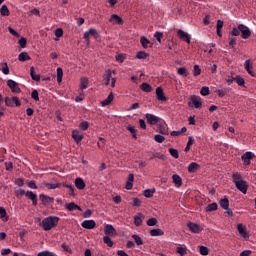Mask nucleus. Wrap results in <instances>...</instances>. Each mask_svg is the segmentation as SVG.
I'll return each instance as SVG.
<instances>
[{
  "label": "nucleus",
  "mask_w": 256,
  "mask_h": 256,
  "mask_svg": "<svg viewBox=\"0 0 256 256\" xmlns=\"http://www.w3.org/2000/svg\"><path fill=\"white\" fill-rule=\"evenodd\" d=\"M116 61H118V63H123L125 61V55L124 54L116 55Z\"/></svg>",
  "instance_id": "nucleus-63"
},
{
  "label": "nucleus",
  "mask_w": 256,
  "mask_h": 256,
  "mask_svg": "<svg viewBox=\"0 0 256 256\" xmlns=\"http://www.w3.org/2000/svg\"><path fill=\"white\" fill-rule=\"evenodd\" d=\"M59 224V217L57 216H50L47 218H44L41 222V225L44 229V231H51L53 227H57Z\"/></svg>",
  "instance_id": "nucleus-1"
},
{
  "label": "nucleus",
  "mask_w": 256,
  "mask_h": 256,
  "mask_svg": "<svg viewBox=\"0 0 256 256\" xmlns=\"http://www.w3.org/2000/svg\"><path fill=\"white\" fill-rule=\"evenodd\" d=\"M193 74L194 75H201V68H199V66H197V64L194 66Z\"/></svg>",
  "instance_id": "nucleus-64"
},
{
  "label": "nucleus",
  "mask_w": 256,
  "mask_h": 256,
  "mask_svg": "<svg viewBox=\"0 0 256 256\" xmlns=\"http://www.w3.org/2000/svg\"><path fill=\"white\" fill-rule=\"evenodd\" d=\"M155 142H158V144H162L165 140L164 136L162 134H156L154 137Z\"/></svg>",
  "instance_id": "nucleus-49"
},
{
  "label": "nucleus",
  "mask_w": 256,
  "mask_h": 256,
  "mask_svg": "<svg viewBox=\"0 0 256 256\" xmlns=\"http://www.w3.org/2000/svg\"><path fill=\"white\" fill-rule=\"evenodd\" d=\"M198 168H199V164H197V162H191V164H189L188 166V172H196Z\"/></svg>",
  "instance_id": "nucleus-43"
},
{
  "label": "nucleus",
  "mask_w": 256,
  "mask_h": 256,
  "mask_svg": "<svg viewBox=\"0 0 256 256\" xmlns=\"http://www.w3.org/2000/svg\"><path fill=\"white\" fill-rule=\"evenodd\" d=\"M169 153L173 158H179V152L175 148H169Z\"/></svg>",
  "instance_id": "nucleus-54"
},
{
  "label": "nucleus",
  "mask_w": 256,
  "mask_h": 256,
  "mask_svg": "<svg viewBox=\"0 0 256 256\" xmlns=\"http://www.w3.org/2000/svg\"><path fill=\"white\" fill-rule=\"evenodd\" d=\"M164 232L161 230V228H153L150 230V235L151 236H163Z\"/></svg>",
  "instance_id": "nucleus-35"
},
{
  "label": "nucleus",
  "mask_w": 256,
  "mask_h": 256,
  "mask_svg": "<svg viewBox=\"0 0 256 256\" xmlns=\"http://www.w3.org/2000/svg\"><path fill=\"white\" fill-rule=\"evenodd\" d=\"M132 238L138 246H141L144 243L143 238H141V236H139L138 234H133Z\"/></svg>",
  "instance_id": "nucleus-38"
},
{
  "label": "nucleus",
  "mask_w": 256,
  "mask_h": 256,
  "mask_svg": "<svg viewBox=\"0 0 256 256\" xmlns=\"http://www.w3.org/2000/svg\"><path fill=\"white\" fill-rule=\"evenodd\" d=\"M140 43H142V47L147 48V47H152L153 43H151L150 39L146 37L145 35H142L140 37Z\"/></svg>",
  "instance_id": "nucleus-20"
},
{
  "label": "nucleus",
  "mask_w": 256,
  "mask_h": 256,
  "mask_svg": "<svg viewBox=\"0 0 256 256\" xmlns=\"http://www.w3.org/2000/svg\"><path fill=\"white\" fill-rule=\"evenodd\" d=\"M176 252L180 254V256H185V254H187L186 248H183L182 246L177 247Z\"/></svg>",
  "instance_id": "nucleus-51"
},
{
  "label": "nucleus",
  "mask_w": 256,
  "mask_h": 256,
  "mask_svg": "<svg viewBox=\"0 0 256 256\" xmlns=\"http://www.w3.org/2000/svg\"><path fill=\"white\" fill-rule=\"evenodd\" d=\"M39 199L42 202V205H51V203L55 202V198L47 196L45 194H40Z\"/></svg>",
  "instance_id": "nucleus-9"
},
{
  "label": "nucleus",
  "mask_w": 256,
  "mask_h": 256,
  "mask_svg": "<svg viewBox=\"0 0 256 256\" xmlns=\"http://www.w3.org/2000/svg\"><path fill=\"white\" fill-rule=\"evenodd\" d=\"M187 226L189 230H191V232H193L194 234H199L203 230V227L199 224H196L195 222H189Z\"/></svg>",
  "instance_id": "nucleus-8"
},
{
  "label": "nucleus",
  "mask_w": 256,
  "mask_h": 256,
  "mask_svg": "<svg viewBox=\"0 0 256 256\" xmlns=\"http://www.w3.org/2000/svg\"><path fill=\"white\" fill-rule=\"evenodd\" d=\"M75 187H77L80 191H83V189H85V181H83L82 178H76Z\"/></svg>",
  "instance_id": "nucleus-26"
},
{
  "label": "nucleus",
  "mask_w": 256,
  "mask_h": 256,
  "mask_svg": "<svg viewBox=\"0 0 256 256\" xmlns=\"http://www.w3.org/2000/svg\"><path fill=\"white\" fill-rule=\"evenodd\" d=\"M191 102L196 109L202 108L203 106V102L201 101V98H199V96H192Z\"/></svg>",
  "instance_id": "nucleus-16"
},
{
  "label": "nucleus",
  "mask_w": 256,
  "mask_h": 256,
  "mask_svg": "<svg viewBox=\"0 0 256 256\" xmlns=\"http://www.w3.org/2000/svg\"><path fill=\"white\" fill-rule=\"evenodd\" d=\"M172 180H173L175 186H177V187H180L183 184V180H182L181 176H179V174H173Z\"/></svg>",
  "instance_id": "nucleus-25"
},
{
  "label": "nucleus",
  "mask_w": 256,
  "mask_h": 256,
  "mask_svg": "<svg viewBox=\"0 0 256 256\" xmlns=\"http://www.w3.org/2000/svg\"><path fill=\"white\" fill-rule=\"evenodd\" d=\"M37 256H55V253L49 251H42Z\"/></svg>",
  "instance_id": "nucleus-62"
},
{
  "label": "nucleus",
  "mask_w": 256,
  "mask_h": 256,
  "mask_svg": "<svg viewBox=\"0 0 256 256\" xmlns=\"http://www.w3.org/2000/svg\"><path fill=\"white\" fill-rule=\"evenodd\" d=\"M255 157L256 156H255L254 152H245V154H243L241 156L245 166H250L251 160H253V158H255Z\"/></svg>",
  "instance_id": "nucleus-4"
},
{
  "label": "nucleus",
  "mask_w": 256,
  "mask_h": 256,
  "mask_svg": "<svg viewBox=\"0 0 256 256\" xmlns=\"http://www.w3.org/2000/svg\"><path fill=\"white\" fill-rule=\"evenodd\" d=\"M95 37V39H97V37H99V32H97V30H95V28H90L88 31H86L84 33V39L86 41V43H89V37Z\"/></svg>",
  "instance_id": "nucleus-6"
},
{
  "label": "nucleus",
  "mask_w": 256,
  "mask_h": 256,
  "mask_svg": "<svg viewBox=\"0 0 256 256\" xmlns=\"http://www.w3.org/2000/svg\"><path fill=\"white\" fill-rule=\"evenodd\" d=\"M157 223H158L157 218H149L147 220V225L148 226H156Z\"/></svg>",
  "instance_id": "nucleus-56"
},
{
  "label": "nucleus",
  "mask_w": 256,
  "mask_h": 256,
  "mask_svg": "<svg viewBox=\"0 0 256 256\" xmlns=\"http://www.w3.org/2000/svg\"><path fill=\"white\" fill-rule=\"evenodd\" d=\"M227 92H229L228 88H221L217 90V95L219 96V98H224L227 95Z\"/></svg>",
  "instance_id": "nucleus-41"
},
{
  "label": "nucleus",
  "mask_w": 256,
  "mask_h": 256,
  "mask_svg": "<svg viewBox=\"0 0 256 256\" xmlns=\"http://www.w3.org/2000/svg\"><path fill=\"white\" fill-rule=\"evenodd\" d=\"M177 33L180 39H183L187 43H191V35L189 33L184 31L183 29H178Z\"/></svg>",
  "instance_id": "nucleus-12"
},
{
  "label": "nucleus",
  "mask_w": 256,
  "mask_h": 256,
  "mask_svg": "<svg viewBox=\"0 0 256 256\" xmlns=\"http://www.w3.org/2000/svg\"><path fill=\"white\" fill-rule=\"evenodd\" d=\"M0 219L3 221H9V216H7V210H5L3 207H0Z\"/></svg>",
  "instance_id": "nucleus-36"
},
{
  "label": "nucleus",
  "mask_w": 256,
  "mask_h": 256,
  "mask_svg": "<svg viewBox=\"0 0 256 256\" xmlns=\"http://www.w3.org/2000/svg\"><path fill=\"white\" fill-rule=\"evenodd\" d=\"M154 37L157 39V41H159V43H161L162 37H163V32L162 31H156L154 33Z\"/></svg>",
  "instance_id": "nucleus-58"
},
{
  "label": "nucleus",
  "mask_w": 256,
  "mask_h": 256,
  "mask_svg": "<svg viewBox=\"0 0 256 256\" xmlns=\"http://www.w3.org/2000/svg\"><path fill=\"white\" fill-rule=\"evenodd\" d=\"M26 193L27 192H25V190H23V189H18L15 191V195L18 199L23 197V195H26Z\"/></svg>",
  "instance_id": "nucleus-55"
},
{
  "label": "nucleus",
  "mask_w": 256,
  "mask_h": 256,
  "mask_svg": "<svg viewBox=\"0 0 256 256\" xmlns=\"http://www.w3.org/2000/svg\"><path fill=\"white\" fill-rule=\"evenodd\" d=\"M235 81L237 82L238 86L245 85V80H244V78H241V76H236Z\"/></svg>",
  "instance_id": "nucleus-59"
},
{
  "label": "nucleus",
  "mask_w": 256,
  "mask_h": 256,
  "mask_svg": "<svg viewBox=\"0 0 256 256\" xmlns=\"http://www.w3.org/2000/svg\"><path fill=\"white\" fill-rule=\"evenodd\" d=\"M136 57H138V59H147V57H149V54H147V52H138Z\"/></svg>",
  "instance_id": "nucleus-60"
},
{
  "label": "nucleus",
  "mask_w": 256,
  "mask_h": 256,
  "mask_svg": "<svg viewBox=\"0 0 256 256\" xmlns=\"http://www.w3.org/2000/svg\"><path fill=\"white\" fill-rule=\"evenodd\" d=\"M155 192H156L155 188L144 190V196H146V198H152Z\"/></svg>",
  "instance_id": "nucleus-44"
},
{
  "label": "nucleus",
  "mask_w": 256,
  "mask_h": 256,
  "mask_svg": "<svg viewBox=\"0 0 256 256\" xmlns=\"http://www.w3.org/2000/svg\"><path fill=\"white\" fill-rule=\"evenodd\" d=\"M219 204L221 208H223V210L227 211V208H229V198L227 197L221 198V200L219 201Z\"/></svg>",
  "instance_id": "nucleus-32"
},
{
  "label": "nucleus",
  "mask_w": 256,
  "mask_h": 256,
  "mask_svg": "<svg viewBox=\"0 0 256 256\" xmlns=\"http://www.w3.org/2000/svg\"><path fill=\"white\" fill-rule=\"evenodd\" d=\"M31 97L32 99H34V101H39V92L37 90H33L31 93Z\"/></svg>",
  "instance_id": "nucleus-61"
},
{
  "label": "nucleus",
  "mask_w": 256,
  "mask_h": 256,
  "mask_svg": "<svg viewBox=\"0 0 256 256\" xmlns=\"http://www.w3.org/2000/svg\"><path fill=\"white\" fill-rule=\"evenodd\" d=\"M143 218H145L144 214H137L136 216H134V224H136V226H141Z\"/></svg>",
  "instance_id": "nucleus-29"
},
{
  "label": "nucleus",
  "mask_w": 256,
  "mask_h": 256,
  "mask_svg": "<svg viewBox=\"0 0 256 256\" xmlns=\"http://www.w3.org/2000/svg\"><path fill=\"white\" fill-rule=\"evenodd\" d=\"M63 187L69 189L68 195H70V197H75V188H73V185L63 184Z\"/></svg>",
  "instance_id": "nucleus-39"
},
{
  "label": "nucleus",
  "mask_w": 256,
  "mask_h": 256,
  "mask_svg": "<svg viewBox=\"0 0 256 256\" xmlns=\"http://www.w3.org/2000/svg\"><path fill=\"white\" fill-rule=\"evenodd\" d=\"M111 77H112V72L111 70H106L104 75H103V79H104V84L107 86L109 85V83H111Z\"/></svg>",
  "instance_id": "nucleus-23"
},
{
  "label": "nucleus",
  "mask_w": 256,
  "mask_h": 256,
  "mask_svg": "<svg viewBox=\"0 0 256 256\" xmlns=\"http://www.w3.org/2000/svg\"><path fill=\"white\" fill-rule=\"evenodd\" d=\"M142 204V200L139 198H132V206L140 207Z\"/></svg>",
  "instance_id": "nucleus-57"
},
{
  "label": "nucleus",
  "mask_w": 256,
  "mask_h": 256,
  "mask_svg": "<svg viewBox=\"0 0 256 256\" xmlns=\"http://www.w3.org/2000/svg\"><path fill=\"white\" fill-rule=\"evenodd\" d=\"M177 73H179V75H182L183 77H188V75H190V72H188L187 68H179L177 70Z\"/></svg>",
  "instance_id": "nucleus-46"
},
{
  "label": "nucleus",
  "mask_w": 256,
  "mask_h": 256,
  "mask_svg": "<svg viewBox=\"0 0 256 256\" xmlns=\"http://www.w3.org/2000/svg\"><path fill=\"white\" fill-rule=\"evenodd\" d=\"M63 81V69L61 67L57 68V82L61 83Z\"/></svg>",
  "instance_id": "nucleus-45"
},
{
  "label": "nucleus",
  "mask_w": 256,
  "mask_h": 256,
  "mask_svg": "<svg viewBox=\"0 0 256 256\" xmlns=\"http://www.w3.org/2000/svg\"><path fill=\"white\" fill-rule=\"evenodd\" d=\"M244 67L246 69V71L249 73V75H252V77H255V72H253V66L250 62V60H246L244 63Z\"/></svg>",
  "instance_id": "nucleus-21"
},
{
  "label": "nucleus",
  "mask_w": 256,
  "mask_h": 256,
  "mask_svg": "<svg viewBox=\"0 0 256 256\" xmlns=\"http://www.w3.org/2000/svg\"><path fill=\"white\" fill-rule=\"evenodd\" d=\"M237 189L242 192V194H247L248 184L245 180L242 179V176L237 184Z\"/></svg>",
  "instance_id": "nucleus-10"
},
{
  "label": "nucleus",
  "mask_w": 256,
  "mask_h": 256,
  "mask_svg": "<svg viewBox=\"0 0 256 256\" xmlns=\"http://www.w3.org/2000/svg\"><path fill=\"white\" fill-rule=\"evenodd\" d=\"M238 29L241 31L243 39H248L250 37L251 29L247 27V25L240 23Z\"/></svg>",
  "instance_id": "nucleus-3"
},
{
  "label": "nucleus",
  "mask_w": 256,
  "mask_h": 256,
  "mask_svg": "<svg viewBox=\"0 0 256 256\" xmlns=\"http://www.w3.org/2000/svg\"><path fill=\"white\" fill-rule=\"evenodd\" d=\"M65 209H67L68 211H83V209L80 208L79 205L75 204V202L65 204Z\"/></svg>",
  "instance_id": "nucleus-18"
},
{
  "label": "nucleus",
  "mask_w": 256,
  "mask_h": 256,
  "mask_svg": "<svg viewBox=\"0 0 256 256\" xmlns=\"http://www.w3.org/2000/svg\"><path fill=\"white\" fill-rule=\"evenodd\" d=\"M232 178H233V182H234L236 188H238V184L240 183L241 174H239V172H235L232 175Z\"/></svg>",
  "instance_id": "nucleus-37"
},
{
  "label": "nucleus",
  "mask_w": 256,
  "mask_h": 256,
  "mask_svg": "<svg viewBox=\"0 0 256 256\" xmlns=\"http://www.w3.org/2000/svg\"><path fill=\"white\" fill-rule=\"evenodd\" d=\"M159 120L160 118L154 116V114H146L147 124H150L151 126H155L156 124H158Z\"/></svg>",
  "instance_id": "nucleus-11"
},
{
  "label": "nucleus",
  "mask_w": 256,
  "mask_h": 256,
  "mask_svg": "<svg viewBox=\"0 0 256 256\" xmlns=\"http://www.w3.org/2000/svg\"><path fill=\"white\" fill-rule=\"evenodd\" d=\"M72 138L76 141V143L83 141V135H81L79 131L76 130L72 132Z\"/></svg>",
  "instance_id": "nucleus-33"
},
{
  "label": "nucleus",
  "mask_w": 256,
  "mask_h": 256,
  "mask_svg": "<svg viewBox=\"0 0 256 256\" xmlns=\"http://www.w3.org/2000/svg\"><path fill=\"white\" fill-rule=\"evenodd\" d=\"M5 105L7 107H21V101L19 100V97L13 96L12 98L6 97L5 98Z\"/></svg>",
  "instance_id": "nucleus-2"
},
{
  "label": "nucleus",
  "mask_w": 256,
  "mask_h": 256,
  "mask_svg": "<svg viewBox=\"0 0 256 256\" xmlns=\"http://www.w3.org/2000/svg\"><path fill=\"white\" fill-rule=\"evenodd\" d=\"M30 77L33 81H41V75L35 73V67L30 68Z\"/></svg>",
  "instance_id": "nucleus-27"
},
{
  "label": "nucleus",
  "mask_w": 256,
  "mask_h": 256,
  "mask_svg": "<svg viewBox=\"0 0 256 256\" xmlns=\"http://www.w3.org/2000/svg\"><path fill=\"white\" fill-rule=\"evenodd\" d=\"M140 89L143 92H147V93H150L153 91L152 86L150 84H147V82H143V84L140 86Z\"/></svg>",
  "instance_id": "nucleus-34"
},
{
  "label": "nucleus",
  "mask_w": 256,
  "mask_h": 256,
  "mask_svg": "<svg viewBox=\"0 0 256 256\" xmlns=\"http://www.w3.org/2000/svg\"><path fill=\"white\" fill-rule=\"evenodd\" d=\"M18 60L21 62L31 61V56L27 52H22L19 54Z\"/></svg>",
  "instance_id": "nucleus-30"
},
{
  "label": "nucleus",
  "mask_w": 256,
  "mask_h": 256,
  "mask_svg": "<svg viewBox=\"0 0 256 256\" xmlns=\"http://www.w3.org/2000/svg\"><path fill=\"white\" fill-rule=\"evenodd\" d=\"M79 127L82 131H87V129H89V122L83 121L80 123Z\"/></svg>",
  "instance_id": "nucleus-52"
},
{
  "label": "nucleus",
  "mask_w": 256,
  "mask_h": 256,
  "mask_svg": "<svg viewBox=\"0 0 256 256\" xmlns=\"http://www.w3.org/2000/svg\"><path fill=\"white\" fill-rule=\"evenodd\" d=\"M7 86L11 89L12 93H21V88H19V84L14 80H8Z\"/></svg>",
  "instance_id": "nucleus-7"
},
{
  "label": "nucleus",
  "mask_w": 256,
  "mask_h": 256,
  "mask_svg": "<svg viewBox=\"0 0 256 256\" xmlns=\"http://www.w3.org/2000/svg\"><path fill=\"white\" fill-rule=\"evenodd\" d=\"M45 187L48 189H59V187H61V183H47L45 184Z\"/></svg>",
  "instance_id": "nucleus-47"
},
{
  "label": "nucleus",
  "mask_w": 256,
  "mask_h": 256,
  "mask_svg": "<svg viewBox=\"0 0 256 256\" xmlns=\"http://www.w3.org/2000/svg\"><path fill=\"white\" fill-rule=\"evenodd\" d=\"M0 71H2L4 75H9V66L7 65V62L1 63Z\"/></svg>",
  "instance_id": "nucleus-40"
},
{
  "label": "nucleus",
  "mask_w": 256,
  "mask_h": 256,
  "mask_svg": "<svg viewBox=\"0 0 256 256\" xmlns=\"http://www.w3.org/2000/svg\"><path fill=\"white\" fill-rule=\"evenodd\" d=\"M81 226L83 227V229H95L97 223L95 222V220H84L81 223Z\"/></svg>",
  "instance_id": "nucleus-13"
},
{
  "label": "nucleus",
  "mask_w": 256,
  "mask_h": 256,
  "mask_svg": "<svg viewBox=\"0 0 256 256\" xmlns=\"http://www.w3.org/2000/svg\"><path fill=\"white\" fill-rule=\"evenodd\" d=\"M200 94L201 96H209L210 94L209 88L207 86H204L203 88H201Z\"/></svg>",
  "instance_id": "nucleus-50"
},
{
  "label": "nucleus",
  "mask_w": 256,
  "mask_h": 256,
  "mask_svg": "<svg viewBox=\"0 0 256 256\" xmlns=\"http://www.w3.org/2000/svg\"><path fill=\"white\" fill-rule=\"evenodd\" d=\"M26 197L32 201L34 207H37V194L33 193V191H27Z\"/></svg>",
  "instance_id": "nucleus-17"
},
{
  "label": "nucleus",
  "mask_w": 256,
  "mask_h": 256,
  "mask_svg": "<svg viewBox=\"0 0 256 256\" xmlns=\"http://www.w3.org/2000/svg\"><path fill=\"white\" fill-rule=\"evenodd\" d=\"M104 233H105V235H110V236L117 235V231L115 230V228L111 224H107L105 226Z\"/></svg>",
  "instance_id": "nucleus-19"
},
{
  "label": "nucleus",
  "mask_w": 256,
  "mask_h": 256,
  "mask_svg": "<svg viewBox=\"0 0 256 256\" xmlns=\"http://www.w3.org/2000/svg\"><path fill=\"white\" fill-rule=\"evenodd\" d=\"M200 254L207 256V254H209V248H207V246H200Z\"/></svg>",
  "instance_id": "nucleus-53"
},
{
  "label": "nucleus",
  "mask_w": 256,
  "mask_h": 256,
  "mask_svg": "<svg viewBox=\"0 0 256 256\" xmlns=\"http://www.w3.org/2000/svg\"><path fill=\"white\" fill-rule=\"evenodd\" d=\"M156 98L160 102H167V97L164 94L163 88H156Z\"/></svg>",
  "instance_id": "nucleus-15"
},
{
  "label": "nucleus",
  "mask_w": 256,
  "mask_h": 256,
  "mask_svg": "<svg viewBox=\"0 0 256 256\" xmlns=\"http://www.w3.org/2000/svg\"><path fill=\"white\" fill-rule=\"evenodd\" d=\"M237 230H238L240 236L242 238H244V240H249L250 236L248 234L246 226H244L243 224H238L237 225Z\"/></svg>",
  "instance_id": "nucleus-5"
},
{
  "label": "nucleus",
  "mask_w": 256,
  "mask_h": 256,
  "mask_svg": "<svg viewBox=\"0 0 256 256\" xmlns=\"http://www.w3.org/2000/svg\"><path fill=\"white\" fill-rule=\"evenodd\" d=\"M217 208H218L217 202H213L212 204H208L206 208V212H214L215 210H217Z\"/></svg>",
  "instance_id": "nucleus-42"
},
{
  "label": "nucleus",
  "mask_w": 256,
  "mask_h": 256,
  "mask_svg": "<svg viewBox=\"0 0 256 256\" xmlns=\"http://www.w3.org/2000/svg\"><path fill=\"white\" fill-rule=\"evenodd\" d=\"M113 99H114L113 93H110L108 97L101 102L102 107H107V105H111V103L113 102Z\"/></svg>",
  "instance_id": "nucleus-28"
},
{
  "label": "nucleus",
  "mask_w": 256,
  "mask_h": 256,
  "mask_svg": "<svg viewBox=\"0 0 256 256\" xmlns=\"http://www.w3.org/2000/svg\"><path fill=\"white\" fill-rule=\"evenodd\" d=\"M103 242L105 243V245H107L108 247H113V241L111 240V238L109 236H104L103 237Z\"/></svg>",
  "instance_id": "nucleus-48"
},
{
  "label": "nucleus",
  "mask_w": 256,
  "mask_h": 256,
  "mask_svg": "<svg viewBox=\"0 0 256 256\" xmlns=\"http://www.w3.org/2000/svg\"><path fill=\"white\" fill-rule=\"evenodd\" d=\"M0 14L2 17H9V15H11V12L9 11L7 5H2V7L0 8Z\"/></svg>",
  "instance_id": "nucleus-31"
},
{
  "label": "nucleus",
  "mask_w": 256,
  "mask_h": 256,
  "mask_svg": "<svg viewBox=\"0 0 256 256\" xmlns=\"http://www.w3.org/2000/svg\"><path fill=\"white\" fill-rule=\"evenodd\" d=\"M109 21L112 25H123V18L119 17L117 14L111 15Z\"/></svg>",
  "instance_id": "nucleus-14"
},
{
  "label": "nucleus",
  "mask_w": 256,
  "mask_h": 256,
  "mask_svg": "<svg viewBox=\"0 0 256 256\" xmlns=\"http://www.w3.org/2000/svg\"><path fill=\"white\" fill-rule=\"evenodd\" d=\"M159 132H160L161 136H163L164 138H165V136H168L169 128H168L167 124H160Z\"/></svg>",
  "instance_id": "nucleus-24"
},
{
  "label": "nucleus",
  "mask_w": 256,
  "mask_h": 256,
  "mask_svg": "<svg viewBox=\"0 0 256 256\" xmlns=\"http://www.w3.org/2000/svg\"><path fill=\"white\" fill-rule=\"evenodd\" d=\"M89 87V78L87 77H82L80 79V89L81 91H85Z\"/></svg>",
  "instance_id": "nucleus-22"
}]
</instances>
